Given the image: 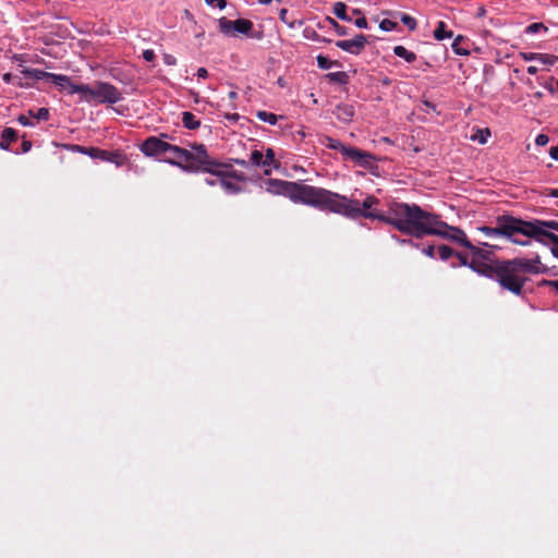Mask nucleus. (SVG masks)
Here are the masks:
<instances>
[{
    "label": "nucleus",
    "mask_w": 558,
    "mask_h": 558,
    "mask_svg": "<svg viewBox=\"0 0 558 558\" xmlns=\"http://www.w3.org/2000/svg\"><path fill=\"white\" fill-rule=\"evenodd\" d=\"M378 205L379 199L374 195H367L360 203L357 199H350L344 195L326 190L322 210H328L350 219L378 220L392 226L407 235L416 204L391 202L388 204L387 214L379 211Z\"/></svg>",
    "instance_id": "obj_1"
},
{
    "label": "nucleus",
    "mask_w": 558,
    "mask_h": 558,
    "mask_svg": "<svg viewBox=\"0 0 558 558\" xmlns=\"http://www.w3.org/2000/svg\"><path fill=\"white\" fill-rule=\"evenodd\" d=\"M546 271L547 267L542 264L538 255L531 259L515 257L498 262L494 280L498 282L502 290L517 296H523L526 292L525 284L529 281L526 275H537Z\"/></svg>",
    "instance_id": "obj_2"
},
{
    "label": "nucleus",
    "mask_w": 558,
    "mask_h": 558,
    "mask_svg": "<svg viewBox=\"0 0 558 558\" xmlns=\"http://www.w3.org/2000/svg\"><path fill=\"white\" fill-rule=\"evenodd\" d=\"M413 216L407 235L422 239L425 235H437L463 247H472L464 231L448 225L439 215L424 210L418 205L413 209Z\"/></svg>",
    "instance_id": "obj_3"
},
{
    "label": "nucleus",
    "mask_w": 558,
    "mask_h": 558,
    "mask_svg": "<svg viewBox=\"0 0 558 558\" xmlns=\"http://www.w3.org/2000/svg\"><path fill=\"white\" fill-rule=\"evenodd\" d=\"M265 190L274 195H282L293 203H301L322 210L326 189L300 182L268 179Z\"/></svg>",
    "instance_id": "obj_4"
},
{
    "label": "nucleus",
    "mask_w": 558,
    "mask_h": 558,
    "mask_svg": "<svg viewBox=\"0 0 558 558\" xmlns=\"http://www.w3.org/2000/svg\"><path fill=\"white\" fill-rule=\"evenodd\" d=\"M178 149L183 154L167 151L163 161L178 166L186 172L214 171L215 163L209 161V155L203 144L195 145V151H190L180 146H178Z\"/></svg>",
    "instance_id": "obj_5"
},
{
    "label": "nucleus",
    "mask_w": 558,
    "mask_h": 558,
    "mask_svg": "<svg viewBox=\"0 0 558 558\" xmlns=\"http://www.w3.org/2000/svg\"><path fill=\"white\" fill-rule=\"evenodd\" d=\"M525 227H530L525 223V220L510 215H501L496 218L495 227L483 226L478 227L477 230L487 238L502 236L513 244L527 246L530 240H520L517 238L519 234L524 235V233L530 232Z\"/></svg>",
    "instance_id": "obj_6"
},
{
    "label": "nucleus",
    "mask_w": 558,
    "mask_h": 558,
    "mask_svg": "<svg viewBox=\"0 0 558 558\" xmlns=\"http://www.w3.org/2000/svg\"><path fill=\"white\" fill-rule=\"evenodd\" d=\"M72 93L81 95V99L99 104H117L122 100V93L112 84L96 81L94 85L81 84V86H72Z\"/></svg>",
    "instance_id": "obj_7"
},
{
    "label": "nucleus",
    "mask_w": 558,
    "mask_h": 558,
    "mask_svg": "<svg viewBox=\"0 0 558 558\" xmlns=\"http://www.w3.org/2000/svg\"><path fill=\"white\" fill-rule=\"evenodd\" d=\"M530 227H525L530 232L524 233V236L534 239L543 243L542 238L546 236L553 243L550 248L554 257L558 258V221L556 220H525Z\"/></svg>",
    "instance_id": "obj_8"
},
{
    "label": "nucleus",
    "mask_w": 558,
    "mask_h": 558,
    "mask_svg": "<svg viewBox=\"0 0 558 558\" xmlns=\"http://www.w3.org/2000/svg\"><path fill=\"white\" fill-rule=\"evenodd\" d=\"M320 143L329 149L339 150L343 160H351L363 168H371L373 162L376 160V157L373 154L353 146H345L340 141L330 136H325Z\"/></svg>",
    "instance_id": "obj_9"
},
{
    "label": "nucleus",
    "mask_w": 558,
    "mask_h": 558,
    "mask_svg": "<svg viewBox=\"0 0 558 558\" xmlns=\"http://www.w3.org/2000/svg\"><path fill=\"white\" fill-rule=\"evenodd\" d=\"M169 137L167 133H161L159 136H149L141 144L140 149L146 157L157 158L162 161L167 151L183 154L178 149L177 145L166 141Z\"/></svg>",
    "instance_id": "obj_10"
},
{
    "label": "nucleus",
    "mask_w": 558,
    "mask_h": 558,
    "mask_svg": "<svg viewBox=\"0 0 558 558\" xmlns=\"http://www.w3.org/2000/svg\"><path fill=\"white\" fill-rule=\"evenodd\" d=\"M219 31L227 36L245 35L250 38L262 39L263 33L254 31V24L247 19L228 20L222 16L218 20Z\"/></svg>",
    "instance_id": "obj_11"
},
{
    "label": "nucleus",
    "mask_w": 558,
    "mask_h": 558,
    "mask_svg": "<svg viewBox=\"0 0 558 558\" xmlns=\"http://www.w3.org/2000/svg\"><path fill=\"white\" fill-rule=\"evenodd\" d=\"M209 161L214 162L215 166L213 167L214 171H206L207 173H210L213 175H216L219 179V183L221 187L229 194H238L242 191L241 186L233 183L230 179H228V175L226 174V169L231 168L230 163H222L218 160L211 158L209 156Z\"/></svg>",
    "instance_id": "obj_12"
},
{
    "label": "nucleus",
    "mask_w": 558,
    "mask_h": 558,
    "mask_svg": "<svg viewBox=\"0 0 558 558\" xmlns=\"http://www.w3.org/2000/svg\"><path fill=\"white\" fill-rule=\"evenodd\" d=\"M72 149L74 151H78L84 155H88L89 157H92L94 159H100L104 161L114 162L118 166L122 163V159H123L122 155L119 153L108 151V150H104V149H100L97 147H86V146L73 145Z\"/></svg>",
    "instance_id": "obj_13"
},
{
    "label": "nucleus",
    "mask_w": 558,
    "mask_h": 558,
    "mask_svg": "<svg viewBox=\"0 0 558 558\" xmlns=\"http://www.w3.org/2000/svg\"><path fill=\"white\" fill-rule=\"evenodd\" d=\"M367 44V37L363 34L356 35L353 39L338 40L336 46L349 53L360 54Z\"/></svg>",
    "instance_id": "obj_14"
},
{
    "label": "nucleus",
    "mask_w": 558,
    "mask_h": 558,
    "mask_svg": "<svg viewBox=\"0 0 558 558\" xmlns=\"http://www.w3.org/2000/svg\"><path fill=\"white\" fill-rule=\"evenodd\" d=\"M498 262H500V259H496L490 263L473 259L470 264V268L475 272L494 280L497 272Z\"/></svg>",
    "instance_id": "obj_15"
},
{
    "label": "nucleus",
    "mask_w": 558,
    "mask_h": 558,
    "mask_svg": "<svg viewBox=\"0 0 558 558\" xmlns=\"http://www.w3.org/2000/svg\"><path fill=\"white\" fill-rule=\"evenodd\" d=\"M333 114L340 122L349 123L353 119L354 109L351 105L340 104L336 107Z\"/></svg>",
    "instance_id": "obj_16"
},
{
    "label": "nucleus",
    "mask_w": 558,
    "mask_h": 558,
    "mask_svg": "<svg viewBox=\"0 0 558 558\" xmlns=\"http://www.w3.org/2000/svg\"><path fill=\"white\" fill-rule=\"evenodd\" d=\"M470 46L471 43L468 38H465L462 35H458L452 45L451 48L456 54L459 56H469L470 54Z\"/></svg>",
    "instance_id": "obj_17"
},
{
    "label": "nucleus",
    "mask_w": 558,
    "mask_h": 558,
    "mask_svg": "<svg viewBox=\"0 0 558 558\" xmlns=\"http://www.w3.org/2000/svg\"><path fill=\"white\" fill-rule=\"evenodd\" d=\"M17 132L12 128H5L1 132L0 147L4 150L10 148V145L17 141Z\"/></svg>",
    "instance_id": "obj_18"
},
{
    "label": "nucleus",
    "mask_w": 558,
    "mask_h": 558,
    "mask_svg": "<svg viewBox=\"0 0 558 558\" xmlns=\"http://www.w3.org/2000/svg\"><path fill=\"white\" fill-rule=\"evenodd\" d=\"M50 80L53 84L61 88H68L70 94L72 93V86H81V84H74L71 82V78L63 74H54L51 73Z\"/></svg>",
    "instance_id": "obj_19"
},
{
    "label": "nucleus",
    "mask_w": 558,
    "mask_h": 558,
    "mask_svg": "<svg viewBox=\"0 0 558 558\" xmlns=\"http://www.w3.org/2000/svg\"><path fill=\"white\" fill-rule=\"evenodd\" d=\"M265 170L264 173L266 175L271 174V167L279 168L280 162L275 157V151L272 148H267L264 155Z\"/></svg>",
    "instance_id": "obj_20"
},
{
    "label": "nucleus",
    "mask_w": 558,
    "mask_h": 558,
    "mask_svg": "<svg viewBox=\"0 0 558 558\" xmlns=\"http://www.w3.org/2000/svg\"><path fill=\"white\" fill-rule=\"evenodd\" d=\"M433 36L436 40L440 41L447 38H451L453 33L447 29V24L444 21H439L436 28L434 29Z\"/></svg>",
    "instance_id": "obj_21"
},
{
    "label": "nucleus",
    "mask_w": 558,
    "mask_h": 558,
    "mask_svg": "<svg viewBox=\"0 0 558 558\" xmlns=\"http://www.w3.org/2000/svg\"><path fill=\"white\" fill-rule=\"evenodd\" d=\"M393 53L399 58L404 59L408 63H413L417 58L413 51L408 50L404 46L401 45L393 47Z\"/></svg>",
    "instance_id": "obj_22"
},
{
    "label": "nucleus",
    "mask_w": 558,
    "mask_h": 558,
    "mask_svg": "<svg viewBox=\"0 0 558 558\" xmlns=\"http://www.w3.org/2000/svg\"><path fill=\"white\" fill-rule=\"evenodd\" d=\"M22 74H24L26 77L33 78V80H50L51 73L46 72L39 69H23L21 71Z\"/></svg>",
    "instance_id": "obj_23"
},
{
    "label": "nucleus",
    "mask_w": 558,
    "mask_h": 558,
    "mask_svg": "<svg viewBox=\"0 0 558 558\" xmlns=\"http://www.w3.org/2000/svg\"><path fill=\"white\" fill-rule=\"evenodd\" d=\"M182 124L189 130H196L201 126V121L192 112L184 111L182 113Z\"/></svg>",
    "instance_id": "obj_24"
},
{
    "label": "nucleus",
    "mask_w": 558,
    "mask_h": 558,
    "mask_svg": "<svg viewBox=\"0 0 558 558\" xmlns=\"http://www.w3.org/2000/svg\"><path fill=\"white\" fill-rule=\"evenodd\" d=\"M326 78L330 83H337L340 85H344L349 81V75L347 74V72L339 71V72H331V73L326 74Z\"/></svg>",
    "instance_id": "obj_25"
},
{
    "label": "nucleus",
    "mask_w": 558,
    "mask_h": 558,
    "mask_svg": "<svg viewBox=\"0 0 558 558\" xmlns=\"http://www.w3.org/2000/svg\"><path fill=\"white\" fill-rule=\"evenodd\" d=\"M335 15L342 21H351V17L347 14V5L343 2H336L333 4Z\"/></svg>",
    "instance_id": "obj_26"
},
{
    "label": "nucleus",
    "mask_w": 558,
    "mask_h": 558,
    "mask_svg": "<svg viewBox=\"0 0 558 558\" xmlns=\"http://www.w3.org/2000/svg\"><path fill=\"white\" fill-rule=\"evenodd\" d=\"M251 165L255 167H262L265 169V162H264V154L260 150H253L251 153L250 162Z\"/></svg>",
    "instance_id": "obj_27"
},
{
    "label": "nucleus",
    "mask_w": 558,
    "mask_h": 558,
    "mask_svg": "<svg viewBox=\"0 0 558 558\" xmlns=\"http://www.w3.org/2000/svg\"><path fill=\"white\" fill-rule=\"evenodd\" d=\"M256 117L263 121V122H267L271 125H275L278 121V117L272 113V112H267V111H258L256 113Z\"/></svg>",
    "instance_id": "obj_28"
},
{
    "label": "nucleus",
    "mask_w": 558,
    "mask_h": 558,
    "mask_svg": "<svg viewBox=\"0 0 558 558\" xmlns=\"http://www.w3.org/2000/svg\"><path fill=\"white\" fill-rule=\"evenodd\" d=\"M537 82L541 86L545 87L549 93L553 94L555 92V77L538 76Z\"/></svg>",
    "instance_id": "obj_29"
},
{
    "label": "nucleus",
    "mask_w": 558,
    "mask_h": 558,
    "mask_svg": "<svg viewBox=\"0 0 558 558\" xmlns=\"http://www.w3.org/2000/svg\"><path fill=\"white\" fill-rule=\"evenodd\" d=\"M2 80L7 83V84H13V85H16L19 87H23V86H27L28 84H24L22 82V78L17 75H13L11 73H5L3 74L2 76Z\"/></svg>",
    "instance_id": "obj_30"
},
{
    "label": "nucleus",
    "mask_w": 558,
    "mask_h": 558,
    "mask_svg": "<svg viewBox=\"0 0 558 558\" xmlns=\"http://www.w3.org/2000/svg\"><path fill=\"white\" fill-rule=\"evenodd\" d=\"M316 60H317L318 68L322 69V70H328L332 65L338 64L336 61H331V60H329L327 57H325L323 54L317 56Z\"/></svg>",
    "instance_id": "obj_31"
},
{
    "label": "nucleus",
    "mask_w": 558,
    "mask_h": 558,
    "mask_svg": "<svg viewBox=\"0 0 558 558\" xmlns=\"http://www.w3.org/2000/svg\"><path fill=\"white\" fill-rule=\"evenodd\" d=\"M437 253L439 255V258L442 259V260H447L451 256L454 255L453 250L451 247H449L448 245H440V246H438Z\"/></svg>",
    "instance_id": "obj_32"
},
{
    "label": "nucleus",
    "mask_w": 558,
    "mask_h": 558,
    "mask_svg": "<svg viewBox=\"0 0 558 558\" xmlns=\"http://www.w3.org/2000/svg\"><path fill=\"white\" fill-rule=\"evenodd\" d=\"M538 61L545 65H554L558 62V56L548 54V53H539Z\"/></svg>",
    "instance_id": "obj_33"
},
{
    "label": "nucleus",
    "mask_w": 558,
    "mask_h": 558,
    "mask_svg": "<svg viewBox=\"0 0 558 558\" xmlns=\"http://www.w3.org/2000/svg\"><path fill=\"white\" fill-rule=\"evenodd\" d=\"M548 28L543 23H532L525 28L526 34H537L539 32H547Z\"/></svg>",
    "instance_id": "obj_34"
},
{
    "label": "nucleus",
    "mask_w": 558,
    "mask_h": 558,
    "mask_svg": "<svg viewBox=\"0 0 558 558\" xmlns=\"http://www.w3.org/2000/svg\"><path fill=\"white\" fill-rule=\"evenodd\" d=\"M401 22L411 31H414L417 26L416 20L404 13L401 15Z\"/></svg>",
    "instance_id": "obj_35"
},
{
    "label": "nucleus",
    "mask_w": 558,
    "mask_h": 558,
    "mask_svg": "<svg viewBox=\"0 0 558 558\" xmlns=\"http://www.w3.org/2000/svg\"><path fill=\"white\" fill-rule=\"evenodd\" d=\"M288 15L289 12L287 9L283 8L279 11V19L281 20V22L287 24L290 28H293L295 25V20H290Z\"/></svg>",
    "instance_id": "obj_36"
},
{
    "label": "nucleus",
    "mask_w": 558,
    "mask_h": 558,
    "mask_svg": "<svg viewBox=\"0 0 558 558\" xmlns=\"http://www.w3.org/2000/svg\"><path fill=\"white\" fill-rule=\"evenodd\" d=\"M29 116L37 120H48L49 119V110L47 108H39L36 113H34L31 110Z\"/></svg>",
    "instance_id": "obj_37"
},
{
    "label": "nucleus",
    "mask_w": 558,
    "mask_h": 558,
    "mask_svg": "<svg viewBox=\"0 0 558 558\" xmlns=\"http://www.w3.org/2000/svg\"><path fill=\"white\" fill-rule=\"evenodd\" d=\"M466 248L473 254L474 257H478V258H483V259L488 258L489 252L484 251V250L480 248L478 246L473 245V248L472 247H466Z\"/></svg>",
    "instance_id": "obj_38"
},
{
    "label": "nucleus",
    "mask_w": 558,
    "mask_h": 558,
    "mask_svg": "<svg viewBox=\"0 0 558 558\" xmlns=\"http://www.w3.org/2000/svg\"><path fill=\"white\" fill-rule=\"evenodd\" d=\"M489 135H490V132L488 129H485V131L478 130V134L473 136L472 138L475 141H478V143H481V144H485L487 141V137Z\"/></svg>",
    "instance_id": "obj_39"
},
{
    "label": "nucleus",
    "mask_w": 558,
    "mask_h": 558,
    "mask_svg": "<svg viewBox=\"0 0 558 558\" xmlns=\"http://www.w3.org/2000/svg\"><path fill=\"white\" fill-rule=\"evenodd\" d=\"M226 174L228 175V179H235L239 181H244L245 177L242 172H239L236 170H232L231 168L226 169Z\"/></svg>",
    "instance_id": "obj_40"
},
{
    "label": "nucleus",
    "mask_w": 558,
    "mask_h": 558,
    "mask_svg": "<svg viewBox=\"0 0 558 558\" xmlns=\"http://www.w3.org/2000/svg\"><path fill=\"white\" fill-rule=\"evenodd\" d=\"M379 27L383 29V31H392L397 27V23L393 22V21H390L388 19H385L380 22L379 24Z\"/></svg>",
    "instance_id": "obj_41"
},
{
    "label": "nucleus",
    "mask_w": 558,
    "mask_h": 558,
    "mask_svg": "<svg viewBox=\"0 0 558 558\" xmlns=\"http://www.w3.org/2000/svg\"><path fill=\"white\" fill-rule=\"evenodd\" d=\"M538 56H539V53H536V52H520V57L524 61H533V60L538 61Z\"/></svg>",
    "instance_id": "obj_42"
},
{
    "label": "nucleus",
    "mask_w": 558,
    "mask_h": 558,
    "mask_svg": "<svg viewBox=\"0 0 558 558\" xmlns=\"http://www.w3.org/2000/svg\"><path fill=\"white\" fill-rule=\"evenodd\" d=\"M207 5L216 4L220 10L227 7V0H204Z\"/></svg>",
    "instance_id": "obj_43"
},
{
    "label": "nucleus",
    "mask_w": 558,
    "mask_h": 558,
    "mask_svg": "<svg viewBox=\"0 0 558 558\" xmlns=\"http://www.w3.org/2000/svg\"><path fill=\"white\" fill-rule=\"evenodd\" d=\"M539 284L541 286L550 287L551 289H554L558 293V280H546V279H543Z\"/></svg>",
    "instance_id": "obj_44"
},
{
    "label": "nucleus",
    "mask_w": 558,
    "mask_h": 558,
    "mask_svg": "<svg viewBox=\"0 0 558 558\" xmlns=\"http://www.w3.org/2000/svg\"><path fill=\"white\" fill-rule=\"evenodd\" d=\"M549 142V137L545 134H538L535 138V144L537 146H545Z\"/></svg>",
    "instance_id": "obj_45"
},
{
    "label": "nucleus",
    "mask_w": 558,
    "mask_h": 558,
    "mask_svg": "<svg viewBox=\"0 0 558 558\" xmlns=\"http://www.w3.org/2000/svg\"><path fill=\"white\" fill-rule=\"evenodd\" d=\"M143 58L147 61V62H153L156 58L155 56V52L153 49H146L143 51Z\"/></svg>",
    "instance_id": "obj_46"
},
{
    "label": "nucleus",
    "mask_w": 558,
    "mask_h": 558,
    "mask_svg": "<svg viewBox=\"0 0 558 558\" xmlns=\"http://www.w3.org/2000/svg\"><path fill=\"white\" fill-rule=\"evenodd\" d=\"M163 62L167 64V65H175L177 64V58L170 53H165L163 54Z\"/></svg>",
    "instance_id": "obj_47"
},
{
    "label": "nucleus",
    "mask_w": 558,
    "mask_h": 558,
    "mask_svg": "<svg viewBox=\"0 0 558 558\" xmlns=\"http://www.w3.org/2000/svg\"><path fill=\"white\" fill-rule=\"evenodd\" d=\"M17 121L20 124H22L24 126L34 125L33 122L31 121V118L27 116H24V114L19 116Z\"/></svg>",
    "instance_id": "obj_48"
},
{
    "label": "nucleus",
    "mask_w": 558,
    "mask_h": 558,
    "mask_svg": "<svg viewBox=\"0 0 558 558\" xmlns=\"http://www.w3.org/2000/svg\"><path fill=\"white\" fill-rule=\"evenodd\" d=\"M354 24L359 28H367V26H368L367 20L364 16H360L359 19H356Z\"/></svg>",
    "instance_id": "obj_49"
},
{
    "label": "nucleus",
    "mask_w": 558,
    "mask_h": 558,
    "mask_svg": "<svg viewBox=\"0 0 558 558\" xmlns=\"http://www.w3.org/2000/svg\"><path fill=\"white\" fill-rule=\"evenodd\" d=\"M435 251L436 248L433 245H428L422 250V252L430 258L435 257Z\"/></svg>",
    "instance_id": "obj_50"
},
{
    "label": "nucleus",
    "mask_w": 558,
    "mask_h": 558,
    "mask_svg": "<svg viewBox=\"0 0 558 558\" xmlns=\"http://www.w3.org/2000/svg\"><path fill=\"white\" fill-rule=\"evenodd\" d=\"M454 255L459 258L461 265L470 267L471 263H469V259L464 254L457 252Z\"/></svg>",
    "instance_id": "obj_51"
},
{
    "label": "nucleus",
    "mask_w": 558,
    "mask_h": 558,
    "mask_svg": "<svg viewBox=\"0 0 558 558\" xmlns=\"http://www.w3.org/2000/svg\"><path fill=\"white\" fill-rule=\"evenodd\" d=\"M331 22L333 23V26H335L336 32H337L338 35H340V36L347 35V31H345L344 26L339 25L333 20H331Z\"/></svg>",
    "instance_id": "obj_52"
},
{
    "label": "nucleus",
    "mask_w": 558,
    "mask_h": 558,
    "mask_svg": "<svg viewBox=\"0 0 558 558\" xmlns=\"http://www.w3.org/2000/svg\"><path fill=\"white\" fill-rule=\"evenodd\" d=\"M32 148V142L28 140H23L22 142V153H27Z\"/></svg>",
    "instance_id": "obj_53"
},
{
    "label": "nucleus",
    "mask_w": 558,
    "mask_h": 558,
    "mask_svg": "<svg viewBox=\"0 0 558 558\" xmlns=\"http://www.w3.org/2000/svg\"><path fill=\"white\" fill-rule=\"evenodd\" d=\"M549 155L553 159L558 160V145L550 147Z\"/></svg>",
    "instance_id": "obj_54"
},
{
    "label": "nucleus",
    "mask_w": 558,
    "mask_h": 558,
    "mask_svg": "<svg viewBox=\"0 0 558 558\" xmlns=\"http://www.w3.org/2000/svg\"><path fill=\"white\" fill-rule=\"evenodd\" d=\"M196 75H197L199 78H206V77H208V71H207L205 68H199V69L197 70Z\"/></svg>",
    "instance_id": "obj_55"
},
{
    "label": "nucleus",
    "mask_w": 558,
    "mask_h": 558,
    "mask_svg": "<svg viewBox=\"0 0 558 558\" xmlns=\"http://www.w3.org/2000/svg\"><path fill=\"white\" fill-rule=\"evenodd\" d=\"M13 60L15 62H19V64L21 65L23 62H25V58L23 54H14L13 56Z\"/></svg>",
    "instance_id": "obj_56"
},
{
    "label": "nucleus",
    "mask_w": 558,
    "mask_h": 558,
    "mask_svg": "<svg viewBox=\"0 0 558 558\" xmlns=\"http://www.w3.org/2000/svg\"><path fill=\"white\" fill-rule=\"evenodd\" d=\"M232 161L241 167H247L248 166V162L245 161L244 159H232Z\"/></svg>",
    "instance_id": "obj_57"
},
{
    "label": "nucleus",
    "mask_w": 558,
    "mask_h": 558,
    "mask_svg": "<svg viewBox=\"0 0 558 558\" xmlns=\"http://www.w3.org/2000/svg\"><path fill=\"white\" fill-rule=\"evenodd\" d=\"M537 71H538V70H537V68H536V66H534V65H530V66L527 68V73H529V74H531V75L536 74V73H537Z\"/></svg>",
    "instance_id": "obj_58"
},
{
    "label": "nucleus",
    "mask_w": 558,
    "mask_h": 558,
    "mask_svg": "<svg viewBox=\"0 0 558 558\" xmlns=\"http://www.w3.org/2000/svg\"><path fill=\"white\" fill-rule=\"evenodd\" d=\"M548 195L551 196V197H557L558 198V189H550L548 191Z\"/></svg>",
    "instance_id": "obj_59"
},
{
    "label": "nucleus",
    "mask_w": 558,
    "mask_h": 558,
    "mask_svg": "<svg viewBox=\"0 0 558 558\" xmlns=\"http://www.w3.org/2000/svg\"><path fill=\"white\" fill-rule=\"evenodd\" d=\"M218 181H219V179H218V180L208 179V178H207V179H205V182H206V184H208V185H215Z\"/></svg>",
    "instance_id": "obj_60"
},
{
    "label": "nucleus",
    "mask_w": 558,
    "mask_h": 558,
    "mask_svg": "<svg viewBox=\"0 0 558 558\" xmlns=\"http://www.w3.org/2000/svg\"><path fill=\"white\" fill-rule=\"evenodd\" d=\"M543 93L542 92H536L533 94V97L537 100H541L543 98Z\"/></svg>",
    "instance_id": "obj_61"
},
{
    "label": "nucleus",
    "mask_w": 558,
    "mask_h": 558,
    "mask_svg": "<svg viewBox=\"0 0 558 558\" xmlns=\"http://www.w3.org/2000/svg\"><path fill=\"white\" fill-rule=\"evenodd\" d=\"M525 84H526L531 89H533V88H534L533 82H532L530 78H527V80H526Z\"/></svg>",
    "instance_id": "obj_62"
},
{
    "label": "nucleus",
    "mask_w": 558,
    "mask_h": 558,
    "mask_svg": "<svg viewBox=\"0 0 558 558\" xmlns=\"http://www.w3.org/2000/svg\"><path fill=\"white\" fill-rule=\"evenodd\" d=\"M236 96H238V94H236L235 92H230V93H229V98H230V99H233V98H235Z\"/></svg>",
    "instance_id": "obj_63"
},
{
    "label": "nucleus",
    "mask_w": 558,
    "mask_h": 558,
    "mask_svg": "<svg viewBox=\"0 0 558 558\" xmlns=\"http://www.w3.org/2000/svg\"><path fill=\"white\" fill-rule=\"evenodd\" d=\"M272 0H258L259 3L262 4H269L271 3Z\"/></svg>",
    "instance_id": "obj_64"
}]
</instances>
